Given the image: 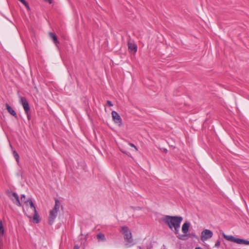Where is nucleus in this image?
Segmentation results:
<instances>
[{"instance_id": "obj_8", "label": "nucleus", "mask_w": 249, "mask_h": 249, "mask_svg": "<svg viewBox=\"0 0 249 249\" xmlns=\"http://www.w3.org/2000/svg\"><path fill=\"white\" fill-rule=\"evenodd\" d=\"M111 115L113 120L116 124H118L119 125H121L122 124V120L120 116L116 111H112Z\"/></svg>"}, {"instance_id": "obj_2", "label": "nucleus", "mask_w": 249, "mask_h": 249, "mask_svg": "<svg viewBox=\"0 0 249 249\" xmlns=\"http://www.w3.org/2000/svg\"><path fill=\"white\" fill-rule=\"evenodd\" d=\"M120 232L124 236L126 245L132 246L135 244L131 231L127 226H122L121 228Z\"/></svg>"}, {"instance_id": "obj_23", "label": "nucleus", "mask_w": 249, "mask_h": 249, "mask_svg": "<svg viewBox=\"0 0 249 249\" xmlns=\"http://www.w3.org/2000/svg\"><path fill=\"white\" fill-rule=\"evenodd\" d=\"M129 144L131 147H134L136 149V151H138V149H137V147L133 143H129Z\"/></svg>"}, {"instance_id": "obj_26", "label": "nucleus", "mask_w": 249, "mask_h": 249, "mask_svg": "<svg viewBox=\"0 0 249 249\" xmlns=\"http://www.w3.org/2000/svg\"><path fill=\"white\" fill-rule=\"evenodd\" d=\"M73 249H79V247L78 246H74Z\"/></svg>"}, {"instance_id": "obj_7", "label": "nucleus", "mask_w": 249, "mask_h": 249, "mask_svg": "<svg viewBox=\"0 0 249 249\" xmlns=\"http://www.w3.org/2000/svg\"><path fill=\"white\" fill-rule=\"evenodd\" d=\"M8 196L12 200L14 203L18 206H21V203L18 198V196L16 193H9Z\"/></svg>"}, {"instance_id": "obj_1", "label": "nucleus", "mask_w": 249, "mask_h": 249, "mask_svg": "<svg viewBox=\"0 0 249 249\" xmlns=\"http://www.w3.org/2000/svg\"><path fill=\"white\" fill-rule=\"evenodd\" d=\"M163 221L168 226L169 229L174 231L177 235V237L181 240L184 239L185 235L179 233L180 224L183 218L179 216L165 215L162 219Z\"/></svg>"}, {"instance_id": "obj_15", "label": "nucleus", "mask_w": 249, "mask_h": 249, "mask_svg": "<svg viewBox=\"0 0 249 249\" xmlns=\"http://www.w3.org/2000/svg\"><path fill=\"white\" fill-rule=\"evenodd\" d=\"M236 243L238 244L249 245V241L237 238Z\"/></svg>"}, {"instance_id": "obj_9", "label": "nucleus", "mask_w": 249, "mask_h": 249, "mask_svg": "<svg viewBox=\"0 0 249 249\" xmlns=\"http://www.w3.org/2000/svg\"><path fill=\"white\" fill-rule=\"evenodd\" d=\"M24 204L26 206L30 207L31 212H36V207L31 199H28L26 201H25Z\"/></svg>"}, {"instance_id": "obj_24", "label": "nucleus", "mask_w": 249, "mask_h": 249, "mask_svg": "<svg viewBox=\"0 0 249 249\" xmlns=\"http://www.w3.org/2000/svg\"><path fill=\"white\" fill-rule=\"evenodd\" d=\"M26 114L27 115V118H28V120H30V112H28V113H26Z\"/></svg>"}, {"instance_id": "obj_20", "label": "nucleus", "mask_w": 249, "mask_h": 249, "mask_svg": "<svg viewBox=\"0 0 249 249\" xmlns=\"http://www.w3.org/2000/svg\"><path fill=\"white\" fill-rule=\"evenodd\" d=\"M220 245V241L219 240H217L215 244V247L216 248H218Z\"/></svg>"}, {"instance_id": "obj_10", "label": "nucleus", "mask_w": 249, "mask_h": 249, "mask_svg": "<svg viewBox=\"0 0 249 249\" xmlns=\"http://www.w3.org/2000/svg\"><path fill=\"white\" fill-rule=\"evenodd\" d=\"M7 111L16 119H18V115L15 110L7 103L5 104Z\"/></svg>"}, {"instance_id": "obj_12", "label": "nucleus", "mask_w": 249, "mask_h": 249, "mask_svg": "<svg viewBox=\"0 0 249 249\" xmlns=\"http://www.w3.org/2000/svg\"><path fill=\"white\" fill-rule=\"evenodd\" d=\"M189 226H190L189 222H185L182 225L181 230H182V231L185 234L184 235H185V236H186L187 233L189 231Z\"/></svg>"}, {"instance_id": "obj_3", "label": "nucleus", "mask_w": 249, "mask_h": 249, "mask_svg": "<svg viewBox=\"0 0 249 249\" xmlns=\"http://www.w3.org/2000/svg\"><path fill=\"white\" fill-rule=\"evenodd\" d=\"M59 201L57 199H56L55 201V205L54 208L50 212L49 223L50 225L53 224V223L54 222V221L57 215V213L59 209Z\"/></svg>"}, {"instance_id": "obj_18", "label": "nucleus", "mask_w": 249, "mask_h": 249, "mask_svg": "<svg viewBox=\"0 0 249 249\" xmlns=\"http://www.w3.org/2000/svg\"><path fill=\"white\" fill-rule=\"evenodd\" d=\"M13 154V156L15 158V159H16V161L17 162H18L19 159V157L18 153L16 151H14Z\"/></svg>"}, {"instance_id": "obj_13", "label": "nucleus", "mask_w": 249, "mask_h": 249, "mask_svg": "<svg viewBox=\"0 0 249 249\" xmlns=\"http://www.w3.org/2000/svg\"><path fill=\"white\" fill-rule=\"evenodd\" d=\"M49 36H50V37L52 38V39L53 40V42L55 45H57V44L59 43V41L57 39V36L55 35V34H54L53 33H50Z\"/></svg>"}, {"instance_id": "obj_21", "label": "nucleus", "mask_w": 249, "mask_h": 249, "mask_svg": "<svg viewBox=\"0 0 249 249\" xmlns=\"http://www.w3.org/2000/svg\"><path fill=\"white\" fill-rule=\"evenodd\" d=\"M21 200L24 202L25 199V196L24 195H21Z\"/></svg>"}, {"instance_id": "obj_16", "label": "nucleus", "mask_w": 249, "mask_h": 249, "mask_svg": "<svg viewBox=\"0 0 249 249\" xmlns=\"http://www.w3.org/2000/svg\"><path fill=\"white\" fill-rule=\"evenodd\" d=\"M97 238L99 241H105L106 240L105 235L101 232L97 234Z\"/></svg>"}, {"instance_id": "obj_14", "label": "nucleus", "mask_w": 249, "mask_h": 249, "mask_svg": "<svg viewBox=\"0 0 249 249\" xmlns=\"http://www.w3.org/2000/svg\"><path fill=\"white\" fill-rule=\"evenodd\" d=\"M223 236L224 238L227 239L228 241L233 242L236 243L237 238H235L232 235H227L223 233Z\"/></svg>"}, {"instance_id": "obj_22", "label": "nucleus", "mask_w": 249, "mask_h": 249, "mask_svg": "<svg viewBox=\"0 0 249 249\" xmlns=\"http://www.w3.org/2000/svg\"><path fill=\"white\" fill-rule=\"evenodd\" d=\"M107 104L108 106L109 107H112L113 106V104L112 103V102L109 100L107 101Z\"/></svg>"}, {"instance_id": "obj_11", "label": "nucleus", "mask_w": 249, "mask_h": 249, "mask_svg": "<svg viewBox=\"0 0 249 249\" xmlns=\"http://www.w3.org/2000/svg\"><path fill=\"white\" fill-rule=\"evenodd\" d=\"M128 47L129 51L130 52L135 53L137 51V46L134 43L128 42Z\"/></svg>"}, {"instance_id": "obj_5", "label": "nucleus", "mask_w": 249, "mask_h": 249, "mask_svg": "<svg viewBox=\"0 0 249 249\" xmlns=\"http://www.w3.org/2000/svg\"><path fill=\"white\" fill-rule=\"evenodd\" d=\"M26 215L30 218H31L32 215H33V222L36 223H38L39 222V216L37 213L36 210V212H28V210L27 212H25Z\"/></svg>"}, {"instance_id": "obj_19", "label": "nucleus", "mask_w": 249, "mask_h": 249, "mask_svg": "<svg viewBox=\"0 0 249 249\" xmlns=\"http://www.w3.org/2000/svg\"><path fill=\"white\" fill-rule=\"evenodd\" d=\"M23 4H24L27 8H29V6L28 5V3L25 0H19Z\"/></svg>"}, {"instance_id": "obj_17", "label": "nucleus", "mask_w": 249, "mask_h": 249, "mask_svg": "<svg viewBox=\"0 0 249 249\" xmlns=\"http://www.w3.org/2000/svg\"><path fill=\"white\" fill-rule=\"evenodd\" d=\"M4 231L2 222L0 220V237H2L4 235Z\"/></svg>"}, {"instance_id": "obj_4", "label": "nucleus", "mask_w": 249, "mask_h": 249, "mask_svg": "<svg viewBox=\"0 0 249 249\" xmlns=\"http://www.w3.org/2000/svg\"><path fill=\"white\" fill-rule=\"evenodd\" d=\"M213 235V233L211 230L205 229L201 232V240L203 241L207 240L212 237Z\"/></svg>"}, {"instance_id": "obj_27", "label": "nucleus", "mask_w": 249, "mask_h": 249, "mask_svg": "<svg viewBox=\"0 0 249 249\" xmlns=\"http://www.w3.org/2000/svg\"><path fill=\"white\" fill-rule=\"evenodd\" d=\"M195 249H202L201 247H196L195 248Z\"/></svg>"}, {"instance_id": "obj_25", "label": "nucleus", "mask_w": 249, "mask_h": 249, "mask_svg": "<svg viewBox=\"0 0 249 249\" xmlns=\"http://www.w3.org/2000/svg\"><path fill=\"white\" fill-rule=\"evenodd\" d=\"M45 1H48L49 3H52V0H44Z\"/></svg>"}, {"instance_id": "obj_6", "label": "nucleus", "mask_w": 249, "mask_h": 249, "mask_svg": "<svg viewBox=\"0 0 249 249\" xmlns=\"http://www.w3.org/2000/svg\"><path fill=\"white\" fill-rule=\"evenodd\" d=\"M20 101L19 102L20 104L22 105L24 110L25 111V113H28V112H30V108L29 107V105L28 102L26 99V98L24 97L20 96Z\"/></svg>"}]
</instances>
